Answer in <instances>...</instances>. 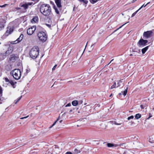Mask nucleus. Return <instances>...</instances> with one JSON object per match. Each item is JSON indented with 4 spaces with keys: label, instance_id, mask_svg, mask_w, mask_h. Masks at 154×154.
<instances>
[{
    "label": "nucleus",
    "instance_id": "56",
    "mask_svg": "<svg viewBox=\"0 0 154 154\" xmlns=\"http://www.w3.org/2000/svg\"><path fill=\"white\" fill-rule=\"evenodd\" d=\"M112 95V94H111L109 96V97H111Z\"/></svg>",
    "mask_w": 154,
    "mask_h": 154
},
{
    "label": "nucleus",
    "instance_id": "42",
    "mask_svg": "<svg viewBox=\"0 0 154 154\" xmlns=\"http://www.w3.org/2000/svg\"><path fill=\"white\" fill-rule=\"evenodd\" d=\"M33 4V2H29L28 3H27V5H28V6L29 5H31L32 4Z\"/></svg>",
    "mask_w": 154,
    "mask_h": 154
},
{
    "label": "nucleus",
    "instance_id": "8",
    "mask_svg": "<svg viewBox=\"0 0 154 154\" xmlns=\"http://www.w3.org/2000/svg\"><path fill=\"white\" fill-rule=\"evenodd\" d=\"M14 30V27L13 26L11 27L9 26L7 27V29L5 33V35L8 36L9 34H11Z\"/></svg>",
    "mask_w": 154,
    "mask_h": 154
},
{
    "label": "nucleus",
    "instance_id": "61",
    "mask_svg": "<svg viewBox=\"0 0 154 154\" xmlns=\"http://www.w3.org/2000/svg\"><path fill=\"white\" fill-rule=\"evenodd\" d=\"M74 61H73L72 63H74Z\"/></svg>",
    "mask_w": 154,
    "mask_h": 154
},
{
    "label": "nucleus",
    "instance_id": "25",
    "mask_svg": "<svg viewBox=\"0 0 154 154\" xmlns=\"http://www.w3.org/2000/svg\"><path fill=\"white\" fill-rule=\"evenodd\" d=\"M107 146L109 147H111L114 146V144L111 143H107Z\"/></svg>",
    "mask_w": 154,
    "mask_h": 154
},
{
    "label": "nucleus",
    "instance_id": "33",
    "mask_svg": "<svg viewBox=\"0 0 154 154\" xmlns=\"http://www.w3.org/2000/svg\"><path fill=\"white\" fill-rule=\"evenodd\" d=\"M2 90L1 87H0V97L2 96Z\"/></svg>",
    "mask_w": 154,
    "mask_h": 154
},
{
    "label": "nucleus",
    "instance_id": "52",
    "mask_svg": "<svg viewBox=\"0 0 154 154\" xmlns=\"http://www.w3.org/2000/svg\"><path fill=\"white\" fill-rule=\"evenodd\" d=\"M63 121V120H60V121H59V123H61Z\"/></svg>",
    "mask_w": 154,
    "mask_h": 154
},
{
    "label": "nucleus",
    "instance_id": "58",
    "mask_svg": "<svg viewBox=\"0 0 154 154\" xmlns=\"http://www.w3.org/2000/svg\"><path fill=\"white\" fill-rule=\"evenodd\" d=\"M123 144H120V146H123Z\"/></svg>",
    "mask_w": 154,
    "mask_h": 154
},
{
    "label": "nucleus",
    "instance_id": "64",
    "mask_svg": "<svg viewBox=\"0 0 154 154\" xmlns=\"http://www.w3.org/2000/svg\"><path fill=\"white\" fill-rule=\"evenodd\" d=\"M69 82H71L70 81H69Z\"/></svg>",
    "mask_w": 154,
    "mask_h": 154
},
{
    "label": "nucleus",
    "instance_id": "19",
    "mask_svg": "<svg viewBox=\"0 0 154 154\" xmlns=\"http://www.w3.org/2000/svg\"><path fill=\"white\" fill-rule=\"evenodd\" d=\"M59 119L60 117H59L53 123L52 125L49 127V128H51L53 126H54L55 125L56 123L59 120Z\"/></svg>",
    "mask_w": 154,
    "mask_h": 154
},
{
    "label": "nucleus",
    "instance_id": "35",
    "mask_svg": "<svg viewBox=\"0 0 154 154\" xmlns=\"http://www.w3.org/2000/svg\"><path fill=\"white\" fill-rule=\"evenodd\" d=\"M8 5L7 4H5L2 5H0V7L1 8H3L7 6H8Z\"/></svg>",
    "mask_w": 154,
    "mask_h": 154
},
{
    "label": "nucleus",
    "instance_id": "43",
    "mask_svg": "<svg viewBox=\"0 0 154 154\" xmlns=\"http://www.w3.org/2000/svg\"><path fill=\"white\" fill-rule=\"evenodd\" d=\"M4 26L3 25H2L0 26V31L2 30L4 28Z\"/></svg>",
    "mask_w": 154,
    "mask_h": 154
},
{
    "label": "nucleus",
    "instance_id": "22",
    "mask_svg": "<svg viewBox=\"0 0 154 154\" xmlns=\"http://www.w3.org/2000/svg\"><path fill=\"white\" fill-rule=\"evenodd\" d=\"M141 116V115L139 113L136 114L135 116V117L136 119H137L140 118Z\"/></svg>",
    "mask_w": 154,
    "mask_h": 154
},
{
    "label": "nucleus",
    "instance_id": "26",
    "mask_svg": "<svg viewBox=\"0 0 154 154\" xmlns=\"http://www.w3.org/2000/svg\"><path fill=\"white\" fill-rule=\"evenodd\" d=\"M149 3V2H148L147 3L146 5H144V4H143V5L138 10L139 11L143 7H145Z\"/></svg>",
    "mask_w": 154,
    "mask_h": 154
},
{
    "label": "nucleus",
    "instance_id": "1",
    "mask_svg": "<svg viewBox=\"0 0 154 154\" xmlns=\"http://www.w3.org/2000/svg\"><path fill=\"white\" fill-rule=\"evenodd\" d=\"M51 8L48 4H42L40 7V11L41 13L45 16H49L51 13Z\"/></svg>",
    "mask_w": 154,
    "mask_h": 154
},
{
    "label": "nucleus",
    "instance_id": "47",
    "mask_svg": "<svg viewBox=\"0 0 154 154\" xmlns=\"http://www.w3.org/2000/svg\"><path fill=\"white\" fill-rule=\"evenodd\" d=\"M140 107L142 109H144V106L142 105H140Z\"/></svg>",
    "mask_w": 154,
    "mask_h": 154
},
{
    "label": "nucleus",
    "instance_id": "16",
    "mask_svg": "<svg viewBox=\"0 0 154 154\" xmlns=\"http://www.w3.org/2000/svg\"><path fill=\"white\" fill-rule=\"evenodd\" d=\"M149 46H147L142 49L141 50L143 54H144L148 50Z\"/></svg>",
    "mask_w": 154,
    "mask_h": 154
},
{
    "label": "nucleus",
    "instance_id": "46",
    "mask_svg": "<svg viewBox=\"0 0 154 154\" xmlns=\"http://www.w3.org/2000/svg\"><path fill=\"white\" fill-rule=\"evenodd\" d=\"M46 25L47 26H48L49 28L51 27V25L50 24H46Z\"/></svg>",
    "mask_w": 154,
    "mask_h": 154
},
{
    "label": "nucleus",
    "instance_id": "63",
    "mask_svg": "<svg viewBox=\"0 0 154 154\" xmlns=\"http://www.w3.org/2000/svg\"><path fill=\"white\" fill-rule=\"evenodd\" d=\"M87 44H86V47L87 46Z\"/></svg>",
    "mask_w": 154,
    "mask_h": 154
},
{
    "label": "nucleus",
    "instance_id": "14",
    "mask_svg": "<svg viewBox=\"0 0 154 154\" xmlns=\"http://www.w3.org/2000/svg\"><path fill=\"white\" fill-rule=\"evenodd\" d=\"M98 60H100V63H102L104 62L105 58L103 57L100 56L98 58Z\"/></svg>",
    "mask_w": 154,
    "mask_h": 154
},
{
    "label": "nucleus",
    "instance_id": "6",
    "mask_svg": "<svg viewBox=\"0 0 154 154\" xmlns=\"http://www.w3.org/2000/svg\"><path fill=\"white\" fill-rule=\"evenodd\" d=\"M36 29V26H35L29 28L27 30V34L29 35H32L35 30Z\"/></svg>",
    "mask_w": 154,
    "mask_h": 154
},
{
    "label": "nucleus",
    "instance_id": "62",
    "mask_svg": "<svg viewBox=\"0 0 154 154\" xmlns=\"http://www.w3.org/2000/svg\"><path fill=\"white\" fill-rule=\"evenodd\" d=\"M77 127H79V126L78 125H77Z\"/></svg>",
    "mask_w": 154,
    "mask_h": 154
},
{
    "label": "nucleus",
    "instance_id": "11",
    "mask_svg": "<svg viewBox=\"0 0 154 154\" xmlns=\"http://www.w3.org/2000/svg\"><path fill=\"white\" fill-rule=\"evenodd\" d=\"M38 16H35L31 20V22L32 23H37L38 20Z\"/></svg>",
    "mask_w": 154,
    "mask_h": 154
},
{
    "label": "nucleus",
    "instance_id": "12",
    "mask_svg": "<svg viewBox=\"0 0 154 154\" xmlns=\"http://www.w3.org/2000/svg\"><path fill=\"white\" fill-rule=\"evenodd\" d=\"M61 0H55V2L57 7L60 8L61 7Z\"/></svg>",
    "mask_w": 154,
    "mask_h": 154
},
{
    "label": "nucleus",
    "instance_id": "36",
    "mask_svg": "<svg viewBox=\"0 0 154 154\" xmlns=\"http://www.w3.org/2000/svg\"><path fill=\"white\" fill-rule=\"evenodd\" d=\"M134 118V116H130L128 117V120H130L131 119H133Z\"/></svg>",
    "mask_w": 154,
    "mask_h": 154
},
{
    "label": "nucleus",
    "instance_id": "20",
    "mask_svg": "<svg viewBox=\"0 0 154 154\" xmlns=\"http://www.w3.org/2000/svg\"><path fill=\"white\" fill-rule=\"evenodd\" d=\"M21 7H23L25 9H26L28 8V5L25 4L20 6Z\"/></svg>",
    "mask_w": 154,
    "mask_h": 154
},
{
    "label": "nucleus",
    "instance_id": "17",
    "mask_svg": "<svg viewBox=\"0 0 154 154\" xmlns=\"http://www.w3.org/2000/svg\"><path fill=\"white\" fill-rule=\"evenodd\" d=\"M80 152L81 151L80 150H78L77 149H75L74 150L73 152V154H77Z\"/></svg>",
    "mask_w": 154,
    "mask_h": 154
},
{
    "label": "nucleus",
    "instance_id": "60",
    "mask_svg": "<svg viewBox=\"0 0 154 154\" xmlns=\"http://www.w3.org/2000/svg\"><path fill=\"white\" fill-rule=\"evenodd\" d=\"M121 94H121V93H119V95H121Z\"/></svg>",
    "mask_w": 154,
    "mask_h": 154
},
{
    "label": "nucleus",
    "instance_id": "5",
    "mask_svg": "<svg viewBox=\"0 0 154 154\" xmlns=\"http://www.w3.org/2000/svg\"><path fill=\"white\" fill-rule=\"evenodd\" d=\"M148 42V41L141 38L137 43V45L139 47H143L146 45Z\"/></svg>",
    "mask_w": 154,
    "mask_h": 154
},
{
    "label": "nucleus",
    "instance_id": "54",
    "mask_svg": "<svg viewBox=\"0 0 154 154\" xmlns=\"http://www.w3.org/2000/svg\"><path fill=\"white\" fill-rule=\"evenodd\" d=\"M133 54H131L130 55V56H133Z\"/></svg>",
    "mask_w": 154,
    "mask_h": 154
},
{
    "label": "nucleus",
    "instance_id": "31",
    "mask_svg": "<svg viewBox=\"0 0 154 154\" xmlns=\"http://www.w3.org/2000/svg\"><path fill=\"white\" fill-rule=\"evenodd\" d=\"M110 122H114V124L116 125H121V123H117L116 121H111Z\"/></svg>",
    "mask_w": 154,
    "mask_h": 154
},
{
    "label": "nucleus",
    "instance_id": "44",
    "mask_svg": "<svg viewBox=\"0 0 154 154\" xmlns=\"http://www.w3.org/2000/svg\"><path fill=\"white\" fill-rule=\"evenodd\" d=\"M71 106V104L70 103H69L67 104V105H66L65 106L66 107H68V106Z\"/></svg>",
    "mask_w": 154,
    "mask_h": 154
},
{
    "label": "nucleus",
    "instance_id": "18",
    "mask_svg": "<svg viewBox=\"0 0 154 154\" xmlns=\"http://www.w3.org/2000/svg\"><path fill=\"white\" fill-rule=\"evenodd\" d=\"M9 83L14 88H15V84L17 83L16 82H14L12 80H10Z\"/></svg>",
    "mask_w": 154,
    "mask_h": 154
},
{
    "label": "nucleus",
    "instance_id": "48",
    "mask_svg": "<svg viewBox=\"0 0 154 154\" xmlns=\"http://www.w3.org/2000/svg\"><path fill=\"white\" fill-rule=\"evenodd\" d=\"M150 31L152 32V34H154V29H152V30H150Z\"/></svg>",
    "mask_w": 154,
    "mask_h": 154
},
{
    "label": "nucleus",
    "instance_id": "49",
    "mask_svg": "<svg viewBox=\"0 0 154 154\" xmlns=\"http://www.w3.org/2000/svg\"><path fill=\"white\" fill-rule=\"evenodd\" d=\"M67 154H73V153H72L70 152H67L66 153Z\"/></svg>",
    "mask_w": 154,
    "mask_h": 154
},
{
    "label": "nucleus",
    "instance_id": "37",
    "mask_svg": "<svg viewBox=\"0 0 154 154\" xmlns=\"http://www.w3.org/2000/svg\"><path fill=\"white\" fill-rule=\"evenodd\" d=\"M126 23H125L124 24H123V25H122V26H120V27H119V28H118L116 30H115L114 31V32H116V31L117 30H118L119 29H120V28H121L122 27V26H123L124 25H125V24H126Z\"/></svg>",
    "mask_w": 154,
    "mask_h": 154
},
{
    "label": "nucleus",
    "instance_id": "4",
    "mask_svg": "<svg viewBox=\"0 0 154 154\" xmlns=\"http://www.w3.org/2000/svg\"><path fill=\"white\" fill-rule=\"evenodd\" d=\"M37 35L39 40L42 42H45L47 40L46 35L43 32H39L38 33Z\"/></svg>",
    "mask_w": 154,
    "mask_h": 154
},
{
    "label": "nucleus",
    "instance_id": "21",
    "mask_svg": "<svg viewBox=\"0 0 154 154\" xmlns=\"http://www.w3.org/2000/svg\"><path fill=\"white\" fill-rule=\"evenodd\" d=\"M72 104L74 106H76L78 103V102L77 100H74L72 102Z\"/></svg>",
    "mask_w": 154,
    "mask_h": 154
},
{
    "label": "nucleus",
    "instance_id": "32",
    "mask_svg": "<svg viewBox=\"0 0 154 154\" xmlns=\"http://www.w3.org/2000/svg\"><path fill=\"white\" fill-rule=\"evenodd\" d=\"M26 72L25 73V74H26V75L28 73H29L30 71V69L29 68L27 67L26 70Z\"/></svg>",
    "mask_w": 154,
    "mask_h": 154
},
{
    "label": "nucleus",
    "instance_id": "15",
    "mask_svg": "<svg viewBox=\"0 0 154 154\" xmlns=\"http://www.w3.org/2000/svg\"><path fill=\"white\" fill-rule=\"evenodd\" d=\"M149 141L150 143H154V136H152L150 137Z\"/></svg>",
    "mask_w": 154,
    "mask_h": 154
},
{
    "label": "nucleus",
    "instance_id": "3",
    "mask_svg": "<svg viewBox=\"0 0 154 154\" xmlns=\"http://www.w3.org/2000/svg\"><path fill=\"white\" fill-rule=\"evenodd\" d=\"M11 74H12L14 79L16 80L19 79L21 77V72L19 69H14L11 72Z\"/></svg>",
    "mask_w": 154,
    "mask_h": 154
},
{
    "label": "nucleus",
    "instance_id": "38",
    "mask_svg": "<svg viewBox=\"0 0 154 154\" xmlns=\"http://www.w3.org/2000/svg\"><path fill=\"white\" fill-rule=\"evenodd\" d=\"M22 97V96H20V97H19L18 99V100H17V101L15 102V104H16L19 101L20 99H21V98Z\"/></svg>",
    "mask_w": 154,
    "mask_h": 154
},
{
    "label": "nucleus",
    "instance_id": "45",
    "mask_svg": "<svg viewBox=\"0 0 154 154\" xmlns=\"http://www.w3.org/2000/svg\"><path fill=\"white\" fill-rule=\"evenodd\" d=\"M5 80L6 82H9V80L7 78H5Z\"/></svg>",
    "mask_w": 154,
    "mask_h": 154
},
{
    "label": "nucleus",
    "instance_id": "57",
    "mask_svg": "<svg viewBox=\"0 0 154 154\" xmlns=\"http://www.w3.org/2000/svg\"><path fill=\"white\" fill-rule=\"evenodd\" d=\"M79 102L80 103V104H81L82 103V101H80Z\"/></svg>",
    "mask_w": 154,
    "mask_h": 154
},
{
    "label": "nucleus",
    "instance_id": "40",
    "mask_svg": "<svg viewBox=\"0 0 154 154\" xmlns=\"http://www.w3.org/2000/svg\"><path fill=\"white\" fill-rule=\"evenodd\" d=\"M149 117L147 118V119H149L152 116V115L151 113H149Z\"/></svg>",
    "mask_w": 154,
    "mask_h": 154
},
{
    "label": "nucleus",
    "instance_id": "2",
    "mask_svg": "<svg viewBox=\"0 0 154 154\" xmlns=\"http://www.w3.org/2000/svg\"><path fill=\"white\" fill-rule=\"evenodd\" d=\"M39 54V48L37 46L33 47L29 53L30 57L33 59H35L38 56Z\"/></svg>",
    "mask_w": 154,
    "mask_h": 154
},
{
    "label": "nucleus",
    "instance_id": "10",
    "mask_svg": "<svg viewBox=\"0 0 154 154\" xmlns=\"http://www.w3.org/2000/svg\"><path fill=\"white\" fill-rule=\"evenodd\" d=\"M8 51H7L5 53L0 54V60H3L6 57V54L8 53Z\"/></svg>",
    "mask_w": 154,
    "mask_h": 154
},
{
    "label": "nucleus",
    "instance_id": "29",
    "mask_svg": "<svg viewBox=\"0 0 154 154\" xmlns=\"http://www.w3.org/2000/svg\"><path fill=\"white\" fill-rule=\"evenodd\" d=\"M127 90H125L123 92H122V93L124 95V96H125L127 94Z\"/></svg>",
    "mask_w": 154,
    "mask_h": 154
},
{
    "label": "nucleus",
    "instance_id": "41",
    "mask_svg": "<svg viewBox=\"0 0 154 154\" xmlns=\"http://www.w3.org/2000/svg\"><path fill=\"white\" fill-rule=\"evenodd\" d=\"M28 116H28L26 117H21V118H20V119H26V118H28Z\"/></svg>",
    "mask_w": 154,
    "mask_h": 154
},
{
    "label": "nucleus",
    "instance_id": "24",
    "mask_svg": "<svg viewBox=\"0 0 154 154\" xmlns=\"http://www.w3.org/2000/svg\"><path fill=\"white\" fill-rule=\"evenodd\" d=\"M116 82H114L113 84L111 86L110 88V89H112L114 88H115L116 87Z\"/></svg>",
    "mask_w": 154,
    "mask_h": 154
},
{
    "label": "nucleus",
    "instance_id": "28",
    "mask_svg": "<svg viewBox=\"0 0 154 154\" xmlns=\"http://www.w3.org/2000/svg\"><path fill=\"white\" fill-rule=\"evenodd\" d=\"M135 52H137V53H140V50H138L137 51H134L133 52L134 53L132 54H133V55H134V56H136V54L135 53Z\"/></svg>",
    "mask_w": 154,
    "mask_h": 154
},
{
    "label": "nucleus",
    "instance_id": "13",
    "mask_svg": "<svg viewBox=\"0 0 154 154\" xmlns=\"http://www.w3.org/2000/svg\"><path fill=\"white\" fill-rule=\"evenodd\" d=\"M16 59L15 56L14 55H12L11 56L10 58V60L12 62H14L15 61Z\"/></svg>",
    "mask_w": 154,
    "mask_h": 154
},
{
    "label": "nucleus",
    "instance_id": "39",
    "mask_svg": "<svg viewBox=\"0 0 154 154\" xmlns=\"http://www.w3.org/2000/svg\"><path fill=\"white\" fill-rule=\"evenodd\" d=\"M57 66V64L55 65L52 69V70H54L55 69Z\"/></svg>",
    "mask_w": 154,
    "mask_h": 154
},
{
    "label": "nucleus",
    "instance_id": "30",
    "mask_svg": "<svg viewBox=\"0 0 154 154\" xmlns=\"http://www.w3.org/2000/svg\"><path fill=\"white\" fill-rule=\"evenodd\" d=\"M139 10H137V11H136L135 12H134V13L131 16V17H134L135 15L137 13V12L139 11Z\"/></svg>",
    "mask_w": 154,
    "mask_h": 154
},
{
    "label": "nucleus",
    "instance_id": "51",
    "mask_svg": "<svg viewBox=\"0 0 154 154\" xmlns=\"http://www.w3.org/2000/svg\"><path fill=\"white\" fill-rule=\"evenodd\" d=\"M128 86L127 85L126 89L125 90H127L128 91Z\"/></svg>",
    "mask_w": 154,
    "mask_h": 154
},
{
    "label": "nucleus",
    "instance_id": "34",
    "mask_svg": "<svg viewBox=\"0 0 154 154\" xmlns=\"http://www.w3.org/2000/svg\"><path fill=\"white\" fill-rule=\"evenodd\" d=\"M89 74V73H85L84 75V78H87L86 76H88Z\"/></svg>",
    "mask_w": 154,
    "mask_h": 154
},
{
    "label": "nucleus",
    "instance_id": "53",
    "mask_svg": "<svg viewBox=\"0 0 154 154\" xmlns=\"http://www.w3.org/2000/svg\"><path fill=\"white\" fill-rule=\"evenodd\" d=\"M20 9V8H17V10H19Z\"/></svg>",
    "mask_w": 154,
    "mask_h": 154
},
{
    "label": "nucleus",
    "instance_id": "27",
    "mask_svg": "<svg viewBox=\"0 0 154 154\" xmlns=\"http://www.w3.org/2000/svg\"><path fill=\"white\" fill-rule=\"evenodd\" d=\"M55 12H56V13L57 14H60V12L59 11V10H60V9L59 10L58 9V8H54Z\"/></svg>",
    "mask_w": 154,
    "mask_h": 154
},
{
    "label": "nucleus",
    "instance_id": "9",
    "mask_svg": "<svg viewBox=\"0 0 154 154\" xmlns=\"http://www.w3.org/2000/svg\"><path fill=\"white\" fill-rule=\"evenodd\" d=\"M23 34H21L20 37L15 41H12L10 42V43L12 44H14L20 42L23 39Z\"/></svg>",
    "mask_w": 154,
    "mask_h": 154
},
{
    "label": "nucleus",
    "instance_id": "59",
    "mask_svg": "<svg viewBox=\"0 0 154 154\" xmlns=\"http://www.w3.org/2000/svg\"><path fill=\"white\" fill-rule=\"evenodd\" d=\"M94 45V44L91 45V47H92Z\"/></svg>",
    "mask_w": 154,
    "mask_h": 154
},
{
    "label": "nucleus",
    "instance_id": "50",
    "mask_svg": "<svg viewBox=\"0 0 154 154\" xmlns=\"http://www.w3.org/2000/svg\"><path fill=\"white\" fill-rule=\"evenodd\" d=\"M114 59H112L110 61V62L107 65H109L112 61Z\"/></svg>",
    "mask_w": 154,
    "mask_h": 154
},
{
    "label": "nucleus",
    "instance_id": "23",
    "mask_svg": "<svg viewBox=\"0 0 154 154\" xmlns=\"http://www.w3.org/2000/svg\"><path fill=\"white\" fill-rule=\"evenodd\" d=\"M123 80H120L119 82L117 83L118 86L117 87H120L121 86V83H122L123 84Z\"/></svg>",
    "mask_w": 154,
    "mask_h": 154
},
{
    "label": "nucleus",
    "instance_id": "55",
    "mask_svg": "<svg viewBox=\"0 0 154 154\" xmlns=\"http://www.w3.org/2000/svg\"><path fill=\"white\" fill-rule=\"evenodd\" d=\"M111 124H112V125H113L114 124V122H110Z\"/></svg>",
    "mask_w": 154,
    "mask_h": 154
},
{
    "label": "nucleus",
    "instance_id": "7",
    "mask_svg": "<svg viewBox=\"0 0 154 154\" xmlns=\"http://www.w3.org/2000/svg\"><path fill=\"white\" fill-rule=\"evenodd\" d=\"M143 36L144 38L147 39L150 38L152 35V32L150 31H147L146 32H145L143 33Z\"/></svg>",
    "mask_w": 154,
    "mask_h": 154
}]
</instances>
